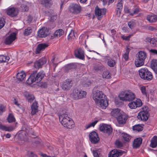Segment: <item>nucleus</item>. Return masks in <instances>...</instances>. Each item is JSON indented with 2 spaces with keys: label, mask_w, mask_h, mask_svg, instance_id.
Returning <instances> with one entry per match:
<instances>
[{
  "label": "nucleus",
  "mask_w": 157,
  "mask_h": 157,
  "mask_svg": "<svg viewBox=\"0 0 157 157\" xmlns=\"http://www.w3.org/2000/svg\"><path fill=\"white\" fill-rule=\"evenodd\" d=\"M36 73L37 71H35L32 73L26 81L28 84H31L35 82L37 83L40 82L45 76V73L42 71Z\"/></svg>",
  "instance_id": "f257e3e1"
},
{
  "label": "nucleus",
  "mask_w": 157,
  "mask_h": 157,
  "mask_svg": "<svg viewBox=\"0 0 157 157\" xmlns=\"http://www.w3.org/2000/svg\"><path fill=\"white\" fill-rule=\"evenodd\" d=\"M59 120L64 127L71 129L74 127V122L67 114H63L59 116Z\"/></svg>",
  "instance_id": "f03ea898"
},
{
  "label": "nucleus",
  "mask_w": 157,
  "mask_h": 157,
  "mask_svg": "<svg viewBox=\"0 0 157 157\" xmlns=\"http://www.w3.org/2000/svg\"><path fill=\"white\" fill-rule=\"evenodd\" d=\"M147 57V54L144 51H140L137 54L136 58L135 61V64L137 67L143 66L145 60Z\"/></svg>",
  "instance_id": "7ed1b4c3"
},
{
  "label": "nucleus",
  "mask_w": 157,
  "mask_h": 157,
  "mask_svg": "<svg viewBox=\"0 0 157 157\" xmlns=\"http://www.w3.org/2000/svg\"><path fill=\"white\" fill-rule=\"evenodd\" d=\"M120 99L123 101H132L135 99L134 93L131 91H127L121 93L119 95Z\"/></svg>",
  "instance_id": "20e7f679"
},
{
  "label": "nucleus",
  "mask_w": 157,
  "mask_h": 157,
  "mask_svg": "<svg viewBox=\"0 0 157 157\" xmlns=\"http://www.w3.org/2000/svg\"><path fill=\"white\" fill-rule=\"evenodd\" d=\"M86 94V91L75 88L73 90L70 96L73 99L78 100L85 98Z\"/></svg>",
  "instance_id": "39448f33"
},
{
  "label": "nucleus",
  "mask_w": 157,
  "mask_h": 157,
  "mask_svg": "<svg viewBox=\"0 0 157 157\" xmlns=\"http://www.w3.org/2000/svg\"><path fill=\"white\" fill-rule=\"evenodd\" d=\"M139 73L141 78L148 81L151 80L153 78L152 73L147 68H142L139 70Z\"/></svg>",
  "instance_id": "423d86ee"
},
{
  "label": "nucleus",
  "mask_w": 157,
  "mask_h": 157,
  "mask_svg": "<svg viewBox=\"0 0 157 157\" xmlns=\"http://www.w3.org/2000/svg\"><path fill=\"white\" fill-rule=\"evenodd\" d=\"M148 109V107L147 106L142 108V110L138 113L137 116L138 119L143 121H146L148 119L149 116L147 111Z\"/></svg>",
  "instance_id": "0eeeda50"
},
{
  "label": "nucleus",
  "mask_w": 157,
  "mask_h": 157,
  "mask_svg": "<svg viewBox=\"0 0 157 157\" xmlns=\"http://www.w3.org/2000/svg\"><path fill=\"white\" fill-rule=\"evenodd\" d=\"M105 95L101 91L97 90L94 92L93 94V98L96 103L98 101H100L101 99L104 98Z\"/></svg>",
  "instance_id": "6e6552de"
},
{
  "label": "nucleus",
  "mask_w": 157,
  "mask_h": 157,
  "mask_svg": "<svg viewBox=\"0 0 157 157\" xmlns=\"http://www.w3.org/2000/svg\"><path fill=\"white\" fill-rule=\"evenodd\" d=\"M69 11L74 14H77L79 13L81 10V8L78 4H72L69 7Z\"/></svg>",
  "instance_id": "1a4fd4ad"
},
{
  "label": "nucleus",
  "mask_w": 157,
  "mask_h": 157,
  "mask_svg": "<svg viewBox=\"0 0 157 157\" xmlns=\"http://www.w3.org/2000/svg\"><path fill=\"white\" fill-rule=\"evenodd\" d=\"M49 34V29L45 27H42L37 32V36L40 38L45 37Z\"/></svg>",
  "instance_id": "9d476101"
},
{
  "label": "nucleus",
  "mask_w": 157,
  "mask_h": 157,
  "mask_svg": "<svg viewBox=\"0 0 157 157\" xmlns=\"http://www.w3.org/2000/svg\"><path fill=\"white\" fill-rule=\"evenodd\" d=\"M106 12V9L105 8L100 9L98 6H96L95 10V14L96 16L98 17V20H100L103 16L105 15Z\"/></svg>",
  "instance_id": "9b49d317"
},
{
  "label": "nucleus",
  "mask_w": 157,
  "mask_h": 157,
  "mask_svg": "<svg viewBox=\"0 0 157 157\" xmlns=\"http://www.w3.org/2000/svg\"><path fill=\"white\" fill-rule=\"evenodd\" d=\"M142 105L141 100L140 99H137L135 101H132L128 104V106L131 109H135L137 107H141Z\"/></svg>",
  "instance_id": "f8f14e48"
},
{
  "label": "nucleus",
  "mask_w": 157,
  "mask_h": 157,
  "mask_svg": "<svg viewBox=\"0 0 157 157\" xmlns=\"http://www.w3.org/2000/svg\"><path fill=\"white\" fill-rule=\"evenodd\" d=\"M89 136L90 140L92 143L96 144L98 142L99 138L95 132H92L89 134Z\"/></svg>",
  "instance_id": "ddd939ff"
},
{
  "label": "nucleus",
  "mask_w": 157,
  "mask_h": 157,
  "mask_svg": "<svg viewBox=\"0 0 157 157\" xmlns=\"http://www.w3.org/2000/svg\"><path fill=\"white\" fill-rule=\"evenodd\" d=\"M100 130L105 133L109 135L112 132V128L110 125L102 124L99 127Z\"/></svg>",
  "instance_id": "4468645a"
},
{
  "label": "nucleus",
  "mask_w": 157,
  "mask_h": 157,
  "mask_svg": "<svg viewBox=\"0 0 157 157\" xmlns=\"http://www.w3.org/2000/svg\"><path fill=\"white\" fill-rule=\"evenodd\" d=\"M124 152L119 149H114L109 152V157H119L122 155Z\"/></svg>",
  "instance_id": "2eb2a0df"
},
{
  "label": "nucleus",
  "mask_w": 157,
  "mask_h": 157,
  "mask_svg": "<svg viewBox=\"0 0 157 157\" xmlns=\"http://www.w3.org/2000/svg\"><path fill=\"white\" fill-rule=\"evenodd\" d=\"M16 38V34L15 33H13L8 36L5 39L4 42L7 44H10Z\"/></svg>",
  "instance_id": "dca6fc26"
},
{
  "label": "nucleus",
  "mask_w": 157,
  "mask_h": 157,
  "mask_svg": "<svg viewBox=\"0 0 157 157\" xmlns=\"http://www.w3.org/2000/svg\"><path fill=\"white\" fill-rule=\"evenodd\" d=\"M72 85V81L70 79H67L62 84V88L63 90H67L70 89Z\"/></svg>",
  "instance_id": "f3484780"
},
{
  "label": "nucleus",
  "mask_w": 157,
  "mask_h": 157,
  "mask_svg": "<svg viewBox=\"0 0 157 157\" xmlns=\"http://www.w3.org/2000/svg\"><path fill=\"white\" fill-rule=\"evenodd\" d=\"M7 14L11 17L16 16L18 14V10L13 7L10 8L7 10Z\"/></svg>",
  "instance_id": "a211bd4d"
},
{
  "label": "nucleus",
  "mask_w": 157,
  "mask_h": 157,
  "mask_svg": "<svg viewBox=\"0 0 157 157\" xmlns=\"http://www.w3.org/2000/svg\"><path fill=\"white\" fill-rule=\"evenodd\" d=\"M117 119L119 124H124L128 119V116L125 114H121Z\"/></svg>",
  "instance_id": "6ab92c4d"
},
{
  "label": "nucleus",
  "mask_w": 157,
  "mask_h": 157,
  "mask_svg": "<svg viewBox=\"0 0 157 157\" xmlns=\"http://www.w3.org/2000/svg\"><path fill=\"white\" fill-rule=\"evenodd\" d=\"M105 97H104V98L101 99L100 101L97 102L96 104L100 105V106L103 109H105L108 105V103L107 100L106 99Z\"/></svg>",
  "instance_id": "aec40b11"
},
{
  "label": "nucleus",
  "mask_w": 157,
  "mask_h": 157,
  "mask_svg": "<svg viewBox=\"0 0 157 157\" xmlns=\"http://www.w3.org/2000/svg\"><path fill=\"white\" fill-rule=\"evenodd\" d=\"M46 63V61L45 59H40L35 62L34 66L36 68L39 69L41 68L42 66Z\"/></svg>",
  "instance_id": "412c9836"
},
{
  "label": "nucleus",
  "mask_w": 157,
  "mask_h": 157,
  "mask_svg": "<svg viewBox=\"0 0 157 157\" xmlns=\"http://www.w3.org/2000/svg\"><path fill=\"white\" fill-rule=\"evenodd\" d=\"M75 54L77 58L83 59L84 57V52L82 49L79 48L75 51Z\"/></svg>",
  "instance_id": "4be33fe9"
},
{
  "label": "nucleus",
  "mask_w": 157,
  "mask_h": 157,
  "mask_svg": "<svg viewBox=\"0 0 157 157\" xmlns=\"http://www.w3.org/2000/svg\"><path fill=\"white\" fill-rule=\"evenodd\" d=\"M142 142V139L141 138H138L135 139L133 142V147L135 148H139Z\"/></svg>",
  "instance_id": "5701e85b"
},
{
  "label": "nucleus",
  "mask_w": 157,
  "mask_h": 157,
  "mask_svg": "<svg viewBox=\"0 0 157 157\" xmlns=\"http://www.w3.org/2000/svg\"><path fill=\"white\" fill-rule=\"evenodd\" d=\"M38 106L37 103L36 101L34 102L31 106V114L33 115L35 114L38 111Z\"/></svg>",
  "instance_id": "b1692460"
},
{
  "label": "nucleus",
  "mask_w": 157,
  "mask_h": 157,
  "mask_svg": "<svg viewBox=\"0 0 157 157\" xmlns=\"http://www.w3.org/2000/svg\"><path fill=\"white\" fill-rule=\"evenodd\" d=\"M147 19L150 23H154L157 21V16L154 14L148 15Z\"/></svg>",
  "instance_id": "393cba45"
},
{
  "label": "nucleus",
  "mask_w": 157,
  "mask_h": 157,
  "mask_svg": "<svg viewBox=\"0 0 157 157\" xmlns=\"http://www.w3.org/2000/svg\"><path fill=\"white\" fill-rule=\"evenodd\" d=\"M41 4L46 7H50L52 4V0H39Z\"/></svg>",
  "instance_id": "a878e982"
},
{
  "label": "nucleus",
  "mask_w": 157,
  "mask_h": 157,
  "mask_svg": "<svg viewBox=\"0 0 157 157\" xmlns=\"http://www.w3.org/2000/svg\"><path fill=\"white\" fill-rule=\"evenodd\" d=\"M48 45L45 44H41L37 46L36 50V54H39L41 51L43 50L46 48L48 47Z\"/></svg>",
  "instance_id": "bb28decb"
},
{
  "label": "nucleus",
  "mask_w": 157,
  "mask_h": 157,
  "mask_svg": "<svg viewBox=\"0 0 157 157\" xmlns=\"http://www.w3.org/2000/svg\"><path fill=\"white\" fill-rule=\"evenodd\" d=\"M25 77V74L24 71H22L18 72L16 78L19 81H22L24 80Z\"/></svg>",
  "instance_id": "cd10ccee"
},
{
  "label": "nucleus",
  "mask_w": 157,
  "mask_h": 157,
  "mask_svg": "<svg viewBox=\"0 0 157 157\" xmlns=\"http://www.w3.org/2000/svg\"><path fill=\"white\" fill-rule=\"evenodd\" d=\"M151 67L157 75V60L153 59L151 60Z\"/></svg>",
  "instance_id": "c85d7f7f"
},
{
  "label": "nucleus",
  "mask_w": 157,
  "mask_h": 157,
  "mask_svg": "<svg viewBox=\"0 0 157 157\" xmlns=\"http://www.w3.org/2000/svg\"><path fill=\"white\" fill-rule=\"evenodd\" d=\"M120 110L119 109H113L111 112L112 116L117 118L121 113L120 112Z\"/></svg>",
  "instance_id": "c756f323"
},
{
  "label": "nucleus",
  "mask_w": 157,
  "mask_h": 157,
  "mask_svg": "<svg viewBox=\"0 0 157 157\" xmlns=\"http://www.w3.org/2000/svg\"><path fill=\"white\" fill-rule=\"evenodd\" d=\"M150 147L152 148L156 147L157 146V136H154L151 140Z\"/></svg>",
  "instance_id": "7c9ffc66"
},
{
  "label": "nucleus",
  "mask_w": 157,
  "mask_h": 157,
  "mask_svg": "<svg viewBox=\"0 0 157 157\" xmlns=\"http://www.w3.org/2000/svg\"><path fill=\"white\" fill-rule=\"evenodd\" d=\"M0 129L8 132H11L13 130V128L12 126L7 127L2 125H0Z\"/></svg>",
  "instance_id": "2f4dec72"
},
{
  "label": "nucleus",
  "mask_w": 157,
  "mask_h": 157,
  "mask_svg": "<svg viewBox=\"0 0 157 157\" xmlns=\"http://www.w3.org/2000/svg\"><path fill=\"white\" fill-rule=\"evenodd\" d=\"M94 70L96 71H102L105 69L104 67L101 64H99L95 65L94 67Z\"/></svg>",
  "instance_id": "473e14b6"
},
{
  "label": "nucleus",
  "mask_w": 157,
  "mask_h": 157,
  "mask_svg": "<svg viewBox=\"0 0 157 157\" xmlns=\"http://www.w3.org/2000/svg\"><path fill=\"white\" fill-rule=\"evenodd\" d=\"M25 96L29 102H31L34 99V96L29 93H26Z\"/></svg>",
  "instance_id": "72a5a7b5"
},
{
  "label": "nucleus",
  "mask_w": 157,
  "mask_h": 157,
  "mask_svg": "<svg viewBox=\"0 0 157 157\" xmlns=\"http://www.w3.org/2000/svg\"><path fill=\"white\" fill-rule=\"evenodd\" d=\"M122 137L123 140L126 142H129L131 138V136L124 133H122Z\"/></svg>",
  "instance_id": "f704fd0d"
},
{
  "label": "nucleus",
  "mask_w": 157,
  "mask_h": 157,
  "mask_svg": "<svg viewBox=\"0 0 157 157\" xmlns=\"http://www.w3.org/2000/svg\"><path fill=\"white\" fill-rule=\"evenodd\" d=\"M64 33V31L62 29H59L56 31L53 34L54 36L55 37H60Z\"/></svg>",
  "instance_id": "c9c22d12"
},
{
  "label": "nucleus",
  "mask_w": 157,
  "mask_h": 157,
  "mask_svg": "<svg viewBox=\"0 0 157 157\" xmlns=\"http://www.w3.org/2000/svg\"><path fill=\"white\" fill-rule=\"evenodd\" d=\"M75 38L74 34V32L73 30H71L70 33L68 36V39L69 40H72Z\"/></svg>",
  "instance_id": "e433bc0d"
},
{
  "label": "nucleus",
  "mask_w": 157,
  "mask_h": 157,
  "mask_svg": "<svg viewBox=\"0 0 157 157\" xmlns=\"http://www.w3.org/2000/svg\"><path fill=\"white\" fill-rule=\"evenodd\" d=\"M116 63L115 61L112 59H109L108 60V65L110 67H113Z\"/></svg>",
  "instance_id": "4c0bfd02"
},
{
  "label": "nucleus",
  "mask_w": 157,
  "mask_h": 157,
  "mask_svg": "<svg viewBox=\"0 0 157 157\" xmlns=\"http://www.w3.org/2000/svg\"><path fill=\"white\" fill-rule=\"evenodd\" d=\"M102 76L104 78H109L110 77L111 75L108 71H106L103 72Z\"/></svg>",
  "instance_id": "58836bf2"
},
{
  "label": "nucleus",
  "mask_w": 157,
  "mask_h": 157,
  "mask_svg": "<svg viewBox=\"0 0 157 157\" xmlns=\"http://www.w3.org/2000/svg\"><path fill=\"white\" fill-rule=\"evenodd\" d=\"M130 52V49L129 48H127L126 50V52L123 55V57L124 59L127 61L128 59V54Z\"/></svg>",
  "instance_id": "ea45409f"
},
{
  "label": "nucleus",
  "mask_w": 157,
  "mask_h": 157,
  "mask_svg": "<svg viewBox=\"0 0 157 157\" xmlns=\"http://www.w3.org/2000/svg\"><path fill=\"white\" fill-rule=\"evenodd\" d=\"M7 120L9 123H11L15 121V119L12 114H10L8 117Z\"/></svg>",
  "instance_id": "a19ab883"
},
{
  "label": "nucleus",
  "mask_w": 157,
  "mask_h": 157,
  "mask_svg": "<svg viewBox=\"0 0 157 157\" xmlns=\"http://www.w3.org/2000/svg\"><path fill=\"white\" fill-rule=\"evenodd\" d=\"M98 121H95L94 122H92L90 124H88L86 125L85 127L86 129H88L91 127H94L95 125L96 124V123L98 122Z\"/></svg>",
  "instance_id": "79ce46f5"
},
{
  "label": "nucleus",
  "mask_w": 157,
  "mask_h": 157,
  "mask_svg": "<svg viewBox=\"0 0 157 157\" xmlns=\"http://www.w3.org/2000/svg\"><path fill=\"white\" fill-rule=\"evenodd\" d=\"M32 31V29L30 28H28L25 29L24 32L25 35L28 36L31 33Z\"/></svg>",
  "instance_id": "37998d69"
},
{
  "label": "nucleus",
  "mask_w": 157,
  "mask_h": 157,
  "mask_svg": "<svg viewBox=\"0 0 157 157\" xmlns=\"http://www.w3.org/2000/svg\"><path fill=\"white\" fill-rule=\"evenodd\" d=\"M133 129L139 131H141L143 129V127L139 125H135L133 126Z\"/></svg>",
  "instance_id": "c03bdc74"
},
{
  "label": "nucleus",
  "mask_w": 157,
  "mask_h": 157,
  "mask_svg": "<svg viewBox=\"0 0 157 157\" xmlns=\"http://www.w3.org/2000/svg\"><path fill=\"white\" fill-rule=\"evenodd\" d=\"M5 23V21L3 18H0V29L4 27Z\"/></svg>",
  "instance_id": "a18cd8bd"
},
{
  "label": "nucleus",
  "mask_w": 157,
  "mask_h": 157,
  "mask_svg": "<svg viewBox=\"0 0 157 157\" xmlns=\"http://www.w3.org/2000/svg\"><path fill=\"white\" fill-rule=\"evenodd\" d=\"M123 8V1L122 0H118L117 4V8H119L120 9H122Z\"/></svg>",
  "instance_id": "49530a36"
},
{
  "label": "nucleus",
  "mask_w": 157,
  "mask_h": 157,
  "mask_svg": "<svg viewBox=\"0 0 157 157\" xmlns=\"http://www.w3.org/2000/svg\"><path fill=\"white\" fill-rule=\"evenodd\" d=\"M140 90L142 94L145 96L146 97L147 96V93L146 91V87L145 86H143L140 87Z\"/></svg>",
  "instance_id": "de8ad7c7"
},
{
  "label": "nucleus",
  "mask_w": 157,
  "mask_h": 157,
  "mask_svg": "<svg viewBox=\"0 0 157 157\" xmlns=\"http://www.w3.org/2000/svg\"><path fill=\"white\" fill-rule=\"evenodd\" d=\"M139 12V9L138 8H136L133 11H132V13H130V15L133 16L134 14H137Z\"/></svg>",
  "instance_id": "09e8293b"
},
{
  "label": "nucleus",
  "mask_w": 157,
  "mask_h": 157,
  "mask_svg": "<svg viewBox=\"0 0 157 157\" xmlns=\"http://www.w3.org/2000/svg\"><path fill=\"white\" fill-rule=\"evenodd\" d=\"M6 111V107L2 105H0V115Z\"/></svg>",
  "instance_id": "8fccbe9b"
},
{
  "label": "nucleus",
  "mask_w": 157,
  "mask_h": 157,
  "mask_svg": "<svg viewBox=\"0 0 157 157\" xmlns=\"http://www.w3.org/2000/svg\"><path fill=\"white\" fill-rule=\"evenodd\" d=\"M115 144L117 147L119 148H121L123 146L122 143L119 140H117L115 142Z\"/></svg>",
  "instance_id": "3c124183"
},
{
  "label": "nucleus",
  "mask_w": 157,
  "mask_h": 157,
  "mask_svg": "<svg viewBox=\"0 0 157 157\" xmlns=\"http://www.w3.org/2000/svg\"><path fill=\"white\" fill-rule=\"evenodd\" d=\"M74 66L71 64H70L66 65L65 67V70L66 71L71 69L73 68Z\"/></svg>",
  "instance_id": "603ef678"
},
{
  "label": "nucleus",
  "mask_w": 157,
  "mask_h": 157,
  "mask_svg": "<svg viewBox=\"0 0 157 157\" xmlns=\"http://www.w3.org/2000/svg\"><path fill=\"white\" fill-rule=\"evenodd\" d=\"M150 43L152 44L154 46H156L157 45V40L154 38H151Z\"/></svg>",
  "instance_id": "864d4df0"
},
{
  "label": "nucleus",
  "mask_w": 157,
  "mask_h": 157,
  "mask_svg": "<svg viewBox=\"0 0 157 157\" xmlns=\"http://www.w3.org/2000/svg\"><path fill=\"white\" fill-rule=\"evenodd\" d=\"M38 86L42 88H46L47 87V84L46 82H41L38 84Z\"/></svg>",
  "instance_id": "5fc2aeb1"
},
{
  "label": "nucleus",
  "mask_w": 157,
  "mask_h": 157,
  "mask_svg": "<svg viewBox=\"0 0 157 157\" xmlns=\"http://www.w3.org/2000/svg\"><path fill=\"white\" fill-rule=\"evenodd\" d=\"M13 103L17 106L19 107L20 106V104L18 103L17 100L15 98H13Z\"/></svg>",
  "instance_id": "6e6d98bb"
},
{
  "label": "nucleus",
  "mask_w": 157,
  "mask_h": 157,
  "mask_svg": "<svg viewBox=\"0 0 157 157\" xmlns=\"http://www.w3.org/2000/svg\"><path fill=\"white\" fill-rule=\"evenodd\" d=\"M132 36V35L130 34L127 36H122V38L124 40H129L130 37Z\"/></svg>",
  "instance_id": "4d7b16f0"
},
{
  "label": "nucleus",
  "mask_w": 157,
  "mask_h": 157,
  "mask_svg": "<svg viewBox=\"0 0 157 157\" xmlns=\"http://www.w3.org/2000/svg\"><path fill=\"white\" fill-rule=\"evenodd\" d=\"M128 25L130 29H132L134 27V24L132 22L129 21L128 22Z\"/></svg>",
  "instance_id": "13d9d810"
},
{
  "label": "nucleus",
  "mask_w": 157,
  "mask_h": 157,
  "mask_svg": "<svg viewBox=\"0 0 157 157\" xmlns=\"http://www.w3.org/2000/svg\"><path fill=\"white\" fill-rule=\"evenodd\" d=\"M122 9H120L119 8H117L116 10V14L117 16H120L121 11Z\"/></svg>",
  "instance_id": "bf43d9fd"
},
{
  "label": "nucleus",
  "mask_w": 157,
  "mask_h": 157,
  "mask_svg": "<svg viewBox=\"0 0 157 157\" xmlns=\"http://www.w3.org/2000/svg\"><path fill=\"white\" fill-rule=\"evenodd\" d=\"M28 155L30 157H37L36 155L34 154L32 152H28Z\"/></svg>",
  "instance_id": "052dcab7"
},
{
  "label": "nucleus",
  "mask_w": 157,
  "mask_h": 157,
  "mask_svg": "<svg viewBox=\"0 0 157 157\" xmlns=\"http://www.w3.org/2000/svg\"><path fill=\"white\" fill-rule=\"evenodd\" d=\"M3 57H4V58H3V62H8L10 59L9 57L8 56H4V55Z\"/></svg>",
  "instance_id": "680f3d73"
},
{
  "label": "nucleus",
  "mask_w": 157,
  "mask_h": 157,
  "mask_svg": "<svg viewBox=\"0 0 157 157\" xmlns=\"http://www.w3.org/2000/svg\"><path fill=\"white\" fill-rule=\"evenodd\" d=\"M56 18V16L55 15H53L51 16L50 18V20L51 22H53L54 21Z\"/></svg>",
  "instance_id": "e2e57ef3"
},
{
  "label": "nucleus",
  "mask_w": 157,
  "mask_h": 157,
  "mask_svg": "<svg viewBox=\"0 0 157 157\" xmlns=\"http://www.w3.org/2000/svg\"><path fill=\"white\" fill-rule=\"evenodd\" d=\"M93 152L94 157H99L98 153L97 151L94 150L93 151Z\"/></svg>",
  "instance_id": "0e129e2a"
},
{
  "label": "nucleus",
  "mask_w": 157,
  "mask_h": 157,
  "mask_svg": "<svg viewBox=\"0 0 157 157\" xmlns=\"http://www.w3.org/2000/svg\"><path fill=\"white\" fill-rule=\"evenodd\" d=\"M83 85L85 87H88L91 85V82L90 81L87 82L84 84Z\"/></svg>",
  "instance_id": "69168bd1"
},
{
  "label": "nucleus",
  "mask_w": 157,
  "mask_h": 157,
  "mask_svg": "<svg viewBox=\"0 0 157 157\" xmlns=\"http://www.w3.org/2000/svg\"><path fill=\"white\" fill-rule=\"evenodd\" d=\"M124 11L125 13H128L130 15V13H132V11L127 8H124Z\"/></svg>",
  "instance_id": "338daca9"
},
{
  "label": "nucleus",
  "mask_w": 157,
  "mask_h": 157,
  "mask_svg": "<svg viewBox=\"0 0 157 157\" xmlns=\"http://www.w3.org/2000/svg\"><path fill=\"white\" fill-rule=\"evenodd\" d=\"M150 51L154 54L157 55V50L154 49H151L150 50Z\"/></svg>",
  "instance_id": "774afa93"
}]
</instances>
